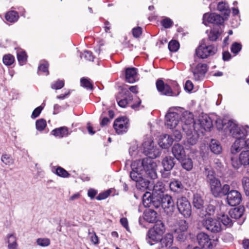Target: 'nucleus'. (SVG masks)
I'll list each match as a JSON object with an SVG mask.
<instances>
[{
  "label": "nucleus",
  "instance_id": "25",
  "mask_svg": "<svg viewBox=\"0 0 249 249\" xmlns=\"http://www.w3.org/2000/svg\"><path fill=\"white\" fill-rule=\"evenodd\" d=\"M159 232L155 230L150 229L149 230L147 233L146 240L147 242L150 245H154L155 243H152V241L157 243L162 237L161 234H159Z\"/></svg>",
  "mask_w": 249,
  "mask_h": 249
},
{
  "label": "nucleus",
  "instance_id": "52",
  "mask_svg": "<svg viewBox=\"0 0 249 249\" xmlns=\"http://www.w3.org/2000/svg\"><path fill=\"white\" fill-rule=\"evenodd\" d=\"M46 125V122L44 119H38L36 123V129L39 131L43 130Z\"/></svg>",
  "mask_w": 249,
  "mask_h": 249
},
{
  "label": "nucleus",
  "instance_id": "42",
  "mask_svg": "<svg viewBox=\"0 0 249 249\" xmlns=\"http://www.w3.org/2000/svg\"><path fill=\"white\" fill-rule=\"evenodd\" d=\"M203 174L206 177L207 181L215 177L214 172L209 165H205L204 166Z\"/></svg>",
  "mask_w": 249,
  "mask_h": 249
},
{
  "label": "nucleus",
  "instance_id": "8",
  "mask_svg": "<svg viewBox=\"0 0 249 249\" xmlns=\"http://www.w3.org/2000/svg\"><path fill=\"white\" fill-rule=\"evenodd\" d=\"M177 208L179 213L185 218L189 217L192 213L191 205L185 197L181 196L177 199Z\"/></svg>",
  "mask_w": 249,
  "mask_h": 249
},
{
  "label": "nucleus",
  "instance_id": "15",
  "mask_svg": "<svg viewBox=\"0 0 249 249\" xmlns=\"http://www.w3.org/2000/svg\"><path fill=\"white\" fill-rule=\"evenodd\" d=\"M203 23L207 25L208 23H211L215 25H221L224 23V18L220 15L212 13H205L203 17Z\"/></svg>",
  "mask_w": 249,
  "mask_h": 249
},
{
  "label": "nucleus",
  "instance_id": "63",
  "mask_svg": "<svg viewBox=\"0 0 249 249\" xmlns=\"http://www.w3.org/2000/svg\"><path fill=\"white\" fill-rule=\"evenodd\" d=\"M43 109V107L41 106H39L36 108L32 112L31 118L32 119H35L37 117L41 112V111Z\"/></svg>",
  "mask_w": 249,
  "mask_h": 249
},
{
  "label": "nucleus",
  "instance_id": "36",
  "mask_svg": "<svg viewBox=\"0 0 249 249\" xmlns=\"http://www.w3.org/2000/svg\"><path fill=\"white\" fill-rule=\"evenodd\" d=\"M5 18L7 21L11 23H14L18 21L19 16L17 12L15 11H10L6 13Z\"/></svg>",
  "mask_w": 249,
  "mask_h": 249
},
{
  "label": "nucleus",
  "instance_id": "22",
  "mask_svg": "<svg viewBox=\"0 0 249 249\" xmlns=\"http://www.w3.org/2000/svg\"><path fill=\"white\" fill-rule=\"evenodd\" d=\"M125 94L126 95V96L123 97V98H121L122 97V93L120 92L118 94H117L116 96V101L118 103V105L121 107H125L128 104H129L130 102H131L132 99V95L127 90L125 91Z\"/></svg>",
  "mask_w": 249,
  "mask_h": 249
},
{
  "label": "nucleus",
  "instance_id": "6",
  "mask_svg": "<svg viewBox=\"0 0 249 249\" xmlns=\"http://www.w3.org/2000/svg\"><path fill=\"white\" fill-rule=\"evenodd\" d=\"M188 228V223L185 220H177L172 231L174 236L178 240L183 241L186 238V232Z\"/></svg>",
  "mask_w": 249,
  "mask_h": 249
},
{
  "label": "nucleus",
  "instance_id": "49",
  "mask_svg": "<svg viewBox=\"0 0 249 249\" xmlns=\"http://www.w3.org/2000/svg\"><path fill=\"white\" fill-rule=\"evenodd\" d=\"M221 35V32L218 29L213 28L211 30L208 34L209 39L211 41H215Z\"/></svg>",
  "mask_w": 249,
  "mask_h": 249
},
{
  "label": "nucleus",
  "instance_id": "46",
  "mask_svg": "<svg viewBox=\"0 0 249 249\" xmlns=\"http://www.w3.org/2000/svg\"><path fill=\"white\" fill-rule=\"evenodd\" d=\"M230 122H233L232 121L230 120L227 123H224L223 121L220 119L217 120L216 121V125L217 129L223 130L224 131L229 135V130L227 127V125Z\"/></svg>",
  "mask_w": 249,
  "mask_h": 249
},
{
  "label": "nucleus",
  "instance_id": "58",
  "mask_svg": "<svg viewBox=\"0 0 249 249\" xmlns=\"http://www.w3.org/2000/svg\"><path fill=\"white\" fill-rule=\"evenodd\" d=\"M161 24L165 28H170L173 25V21L168 18L163 19L161 21Z\"/></svg>",
  "mask_w": 249,
  "mask_h": 249
},
{
  "label": "nucleus",
  "instance_id": "64",
  "mask_svg": "<svg viewBox=\"0 0 249 249\" xmlns=\"http://www.w3.org/2000/svg\"><path fill=\"white\" fill-rule=\"evenodd\" d=\"M215 211V207L211 204H209L205 208V212L206 214L209 215H212L214 213Z\"/></svg>",
  "mask_w": 249,
  "mask_h": 249
},
{
  "label": "nucleus",
  "instance_id": "2",
  "mask_svg": "<svg viewBox=\"0 0 249 249\" xmlns=\"http://www.w3.org/2000/svg\"><path fill=\"white\" fill-rule=\"evenodd\" d=\"M150 196L151 193L148 192L144 193L142 196V203L145 207L159 208L161 206L168 214H171L174 212V202L170 196L164 194L158 197L146 200Z\"/></svg>",
  "mask_w": 249,
  "mask_h": 249
},
{
  "label": "nucleus",
  "instance_id": "14",
  "mask_svg": "<svg viewBox=\"0 0 249 249\" xmlns=\"http://www.w3.org/2000/svg\"><path fill=\"white\" fill-rule=\"evenodd\" d=\"M202 224L207 230L213 233H217L222 229L220 221L212 218L204 219Z\"/></svg>",
  "mask_w": 249,
  "mask_h": 249
},
{
  "label": "nucleus",
  "instance_id": "29",
  "mask_svg": "<svg viewBox=\"0 0 249 249\" xmlns=\"http://www.w3.org/2000/svg\"><path fill=\"white\" fill-rule=\"evenodd\" d=\"M51 134L55 137L63 138L68 136L70 133L67 127L63 126L53 129L52 131Z\"/></svg>",
  "mask_w": 249,
  "mask_h": 249
},
{
  "label": "nucleus",
  "instance_id": "32",
  "mask_svg": "<svg viewBox=\"0 0 249 249\" xmlns=\"http://www.w3.org/2000/svg\"><path fill=\"white\" fill-rule=\"evenodd\" d=\"M217 10L221 12L227 19L230 13V10L228 4L225 2H219L217 5Z\"/></svg>",
  "mask_w": 249,
  "mask_h": 249
},
{
  "label": "nucleus",
  "instance_id": "4",
  "mask_svg": "<svg viewBox=\"0 0 249 249\" xmlns=\"http://www.w3.org/2000/svg\"><path fill=\"white\" fill-rule=\"evenodd\" d=\"M207 182L210 186L212 194L215 197L225 196L230 189V186L228 184H224L221 186L220 181L215 177Z\"/></svg>",
  "mask_w": 249,
  "mask_h": 249
},
{
  "label": "nucleus",
  "instance_id": "62",
  "mask_svg": "<svg viewBox=\"0 0 249 249\" xmlns=\"http://www.w3.org/2000/svg\"><path fill=\"white\" fill-rule=\"evenodd\" d=\"M172 137H174V140L176 141H179L182 138V134L180 130L176 129L173 130Z\"/></svg>",
  "mask_w": 249,
  "mask_h": 249
},
{
  "label": "nucleus",
  "instance_id": "43",
  "mask_svg": "<svg viewBox=\"0 0 249 249\" xmlns=\"http://www.w3.org/2000/svg\"><path fill=\"white\" fill-rule=\"evenodd\" d=\"M80 85L87 89L92 90L93 89L92 82L88 77H82L80 79Z\"/></svg>",
  "mask_w": 249,
  "mask_h": 249
},
{
  "label": "nucleus",
  "instance_id": "37",
  "mask_svg": "<svg viewBox=\"0 0 249 249\" xmlns=\"http://www.w3.org/2000/svg\"><path fill=\"white\" fill-rule=\"evenodd\" d=\"M193 205L197 209H201L203 208L204 200L200 195L196 194L194 195Z\"/></svg>",
  "mask_w": 249,
  "mask_h": 249
},
{
  "label": "nucleus",
  "instance_id": "28",
  "mask_svg": "<svg viewBox=\"0 0 249 249\" xmlns=\"http://www.w3.org/2000/svg\"><path fill=\"white\" fill-rule=\"evenodd\" d=\"M157 213L155 211L149 209L144 211L143 213L144 219L149 223H154L157 220Z\"/></svg>",
  "mask_w": 249,
  "mask_h": 249
},
{
  "label": "nucleus",
  "instance_id": "17",
  "mask_svg": "<svg viewBox=\"0 0 249 249\" xmlns=\"http://www.w3.org/2000/svg\"><path fill=\"white\" fill-rule=\"evenodd\" d=\"M227 202L231 206H236L239 205L242 200V196L240 192L236 190H230L226 194Z\"/></svg>",
  "mask_w": 249,
  "mask_h": 249
},
{
  "label": "nucleus",
  "instance_id": "1",
  "mask_svg": "<svg viewBox=\"0 0 249 249\" xmlns=\"http://www.w3.org/2000/svg\"><path fill=\"white\" fill-rule=\"evenodd\" d=\"M227 127L229 130V135L236 139L231 148V153L236 154L240 151L249 149V139L245 140L248 134L249 126H239L234 122H230Z\"/></svg>",
  "mask_w": 249,
  "mask_h": 249
},
{
  "label": "nucleus",
  "instance_id": "10",
  "mask_svg": "<svg viewBox=\"0 0 249 249\" xmlns=\"http://www.w3.org/2000/svg\"><path fill=\"white\" fill-rule=\"evenodd\" d=\"M143 166V172H144L148 177L151 179H155L157 177L156 171L157 165L153 160L151 159L144 158L141 160Z\"/></svg>",
  "mask_w": 249,
  "mask_h": 249
},
{
  "label": "nucleus",
  "instance_id": "34",
  "mask_svg": "<svg viewBox=\"0 0 249 249\" xmlns=\"http://www.w3.org/2000/svg\"><path fill=\"white\" fill-rule=\"evenodd\" d=\"M52 171L59 177L63 178H69L70 174L63 168L58 166L57 167H53L52 168Z\"/></svg>",
  "mask_w": 249,
  "mask_h": 249
},
{
  "label": "nucleus",
  "instance_id": "57",
  "mask_svg": "<svg viewBox=\"0 0 249 249\" xmlns=\"http://www.w3.org/2000/svg\"><path fill=\"white\" fill-rule=\"evenodd\" d=\"M64 86V80H58L57 81L52 83L51 88L54 89H62Z\"/></svg>",
  "mask_w": 249,
  "mask_h": 249
},
{
  "label": "nucleus",
  "instance_id": "5",
  "mask_svg": "<svg viewBox=\"0 0 249 249\" xmlns=\"http://www.w3.org/2000/svg\"><path fill=\"white\" fill-rule=\"evenodd\" d=\"M181 127L183 131L186 134H191L192 132L197 128V123L195 121L194 115L190 112L186 111L180 117Z\"/></svg>",
  "mask_w": 249,
  "mask_h": 249
},
{
  "label": "nucleus",
  "instance_id": "3",
  "mask_svg": "<svg viewBox=\"0 0 249 249\" xmlns=\"http://www.w3.org/2000/svg\"><path fill=\"white\" fill-rule=\"evenodd\" d=\"M131 172L130 173L131 178L136 182H141L142 186L143 188H148L150 182L147 180L144 179L142 177L143 172V166L141 160L133 161L131 164Z\"/></svg>",
  "mask_w": 249,
  "mask_h": 249
},
{
  "label": "nucleus",
  "instance_id": "54",
  "mask_svg": "<svg viewBox=\"0 0 249 249\" xmlns=\"http://www.w3.org/2000/svg\"><path fill=\"white\" fill-rule=\"evenodd\" d=\"M50 243V240L47 238H39L36 240L37 244L41 247H47Z\"/></svg>",
  "mask_w": 249,
  "mask_h": 249
},
{
  "label": "nucleus",
  "instance_id": "31",
  "mask_svg": "<svg viewBox=\"0 0 249 249\" xmlns=\"http://www.w3.org/2000/svg\"><path fill=\"white\" fill-rule=\"evenodd\" d=\"M6 243L8 244V249H18V245L17 238L14 234H8L6 236Z\"/></svg>",
  "mask_w": 249,
  "mask_h": 249
},
{
  "label": "nucleus",
  "instance_id": "60",
  "mask_svg": "<svg viewBox=\"0 0 249 249\" xmlns=\"http://www.w3.org/2000/svg\"><path fill=\"white\" fill-rule=\"evenodd\" d=\"M89 235L90 239L91 242L94 245L99 243V239L95 232L92 231L90 232V230H89Z\"/></svg>",
  "mask_w": 249,
  "mask_h": 249
},
{
  "label": "nucleus",
  "instance_id": "24",
  "mask_svg": "<svg viewBox=\"0 0 249 249\" xmlns=\"http://www.w3.org/2000/svg\"><path fill=\"white\" fill-rule=\"evenodd\" d=\"M160 242L156 243L159 245V247H160L161 249H166L170 247L173 242V235L170 233H167L165 235L161 237Z\"/></svg>",
  "mask_w": 249,
  "mask_h": 249
},
{
  "label": "nucleus",
  "instance_id": "38",
  "mask_svg": "<svg viewBox=\"0 0 249 249\" xmlns=\"http://www.w3.org/2000/svg\"><path fill=\"white\" fill-rule=\"evenodd\" d=\"M239 160L244 166L249 164V149L243 150L239 155Z\"/></svg>",
  "mask_w": 249,
  "mask_h": 249
},
{
  "label": "nucleus",
  "instance_id": "53",
  "mask_svg": "<svg viewBox=\"0 0 249 249\" xmlns=\"http://www.w3.org/2000/svg\"><path fill=\"white\" fill-rule=\"evenodd\" d=\"M241 44L237 42L233 43L231 47V52L235 54L238 53L239 52L241 51Z\"/></svg>",
  "mask_w": 249,
  "mask_h": 249
},
{
  "label": "nucleus",
  "instance_id": "55",
  "mask_svg": "<svg viewBox=\"0 0 249 249\" xmlns=\"http://www.w3.org/2000/svg\"><path fill=\"white\" fill-rule=\"evenodd\" d=\"M242 184L246 195L249 196V178L243 177L242 178Z\"/></svg>",
  "mask_w": 249,
  "mask_h": 249
},
{
  "label": "nucleus",
  "instance_id": "12",
  "mask_svg": "<svg viewBox=\"0 0 249 249\" xmlns=\"http://www.w3.org/2000/svg\"><path fill=\"white\" fill-rule=\"evenodd\" d=\"M156 87L158 91L161 95L168 96H177L179 93V91L177 88V93L173 92L171 87L161 79H158L156 82Z\"/></svg>",
  "mask_w": 249,
  "mask_h": 249
},
{
  "label": "nucleus",
  "instance_id": "7",
  "mask_svg": "<svg viewBox=\"0 0 249 249\" xmlns=\"http://www.w3.org/2000/svg\"><path fill=\"white\" fill-rule=\"evenodd\" d=\"M217 51V47L214 45L202 43L196 49V54L198 58L204 59L213 55Z\"/></svg>",
  "mask_w": 249,
  "mask_h": 249
},
{
  "label": "nucleus",
  "instance_id": "26",
  "mask_svg": "<svg viewBox=\"0 0 249 249\" xmlns=\"http://www.w3.org/2000/svg\"><path fill=\"white\" fill-rule=\"evenodd\" d=\"M172 151L174 157L178 160H181L186 156L184 147L180 144H175L172 147Z\"/></svg>",
  "mask_w": 249,
  "mask_h": 249
},
{
  "label": "nucleus",
  "instance_id": "19",
  "mask_svg": "<svg viewBox=\"0 0 249 249\" xmlns=\"http://www.w3.org/2000/svg\"><path fill=\"white\" fill-rule=\"evenodd\" d=\"M198 245L204 249H212L213 244L209 236L204 232H200L197 235Z\"/></svg>",
  "mask_w": 249,
  "mask_h": 249
},
{
  "label": "nucleus",
  "instance_id": "35",
  "mask_svg": "<svg viewBox=\"0 0 249 249\" xmlns=\"http://www.w3.org/2000/svg\"><path fill=\"white\" fill-rule=\"evenodd\" d=\"M170 190L174 192H179L183 188V186L181 181L174 179L169 184Z\"/></svg>",
  "mask_w": 249,
  "mask_h": 249
},
{
  "label": "nucleus",
  "instance_id": "44",
  "mask_svg": "<svg viewBox=\"0 0 249 249\" xmlns=\"http://www.w3.org/2000/svg\"><path fill=\"white\" fill-rule=\"evenodd\" d=\"M1 161L5 165L10 166L14 163V160L9 154H2L0 159Z\"/></svg>",
  "mask_w": 249,
  "mask_h": 249
},
{
  "label": "nucleus",
  "instance_id": "33",
  "mask_svg": "<svg viewBox=\"0 0 249 249\" xmlns=\"http://www.w3.org/2000/svg\"><path fill=\"white\" fill-rule=\"evenodd\" d=\"M211 151L215 154H219L222 151V147L219 142L214 139L211 140L209 145Z\"/></svg>",
  "mask_w": 249,
  "mask_h": 249
},
{
  "label": "nucleus",
  "instance_id": "48",
  "mask_svg": "<svg viewBox=\"0 0 249 249\" xmlns=\"http://www.w3.org/2000/svg\"><path fill=\"white\" fill-rule=\"evenodd\" d=\"M197 130L195 129V130H194L192 132L191 134H186L187 136V142L191 145H194L197 141L198 135L197 134Z\"/></svg>",
  "mask_w": 249,
  "mask_h": 249
},
{
  "label": "nucleus",
  "instance_id": "47",
  "mask_svg": "<svg viewBox=\"0 0 249 249\" xmlns=\"http://www.w3.org/2000/svg\"><path fill=\"white\" fill-rule=\"evenodd\" d=\"M155 223V224L152 229L158 231L159 234L163 235L165 230L164 223L161 220H157Z\"/></svg>",
  "mask_w": 249,
  "mask_h": 249
},
{
  "label": "nucleus",
  "instance_id": "50",
  "mask_svg": "<svg viewBox=\"0 0 249 249\" xmlns=\"http://www.w3.org/2000/svg\"><path fill=\"white\" fill-rule=\"evenodd\" d=\"M14 61L15 58L12 54H5L3 57V63L6 66L11 65Z\"/></svg>",
  "mask_w": 249,
  "mask_h": 249
},
{
  "label": "nucleus",
  "instance_id": "11",
  "mask_svg": "<svg viewBox=\"0 0 249 249\" xmlns=\"http://www.w3.org/2000/svg\"><path fill=\"white\" fill-rule=\"evenodd\" d=\"M180 120V114L172 111L170 109L165 115V125L168 128L172 129L178 125Z\"/></svg>",
  "mask_w": 249,
  "mask_h": 249
},
{
  "label": "nucleus",
  "instance_id": "40",
  "mask_svg": "<svg viewBox=\"0 0 249 249\" xmlns=\"http://www.w3.org/2000/svg\"><path fill=\"white\" fill-rule=\"evenodd\" d=\"M178 160L180 161L182 168L187 171H190L193 168V161L190 158L184 157Z\"/></svg>",
  "mask_w": 249,
  "mask_h": 249
},
{
  "label": "nucleus",
  "instance_id": "51",
  "mask_svg": "<svg viewBox=\"0 0 249 249\" xmlns=\"http://www.w3.org/2000/svg\"><path fill=\"white\" fill-rule=\"evenodd\" d=\"M179 48V44L178 41L175 40L170 41L168 44V49L172 52H177Z\"/></svg>",
  "mask_w": 249,
  "mask_h": 249
},
{
  "label": "nucleus",
  "instance_id": "39",
  "mask_svg": "<svg viewBox=\"0 0 249 249\" xmlns=\"http://www.w3.org/2000/svg\"><path fill=\"white\" fill-rule=\"evenodd\" d=\"M48 68L49 63L47 61L45 60L40 61L38 67V74H39L40 72H43L46 75H49V72Z\"/></svg>",
  "mask_w": 249,
  "mask_h": 249
},
{
  "label": "nucleus",
  "instance_id": "30",
  "mask_svg": "<svg viewBox=\"0 0 249 249\" xmlns=\"http://www.w3.org/2000/svg\"><path fill=\"white\" fill-rule=\"evenodd\" d=\"M174 141L172 136L165 135L159 141V144L162 148H168L172 145Z\"/></svg>",
  "mask_w": 249,
  "mask_h": 249
},
{
  "label": "nucleus",
  "instance_id": "16",
  "mask_svg": "<svg viewBox=\"0 0 249 249\" xmlns=\"http://www.w3.org/2000/svg\"><path fill=\"white\" fill-rule=\"evenodd\" d=\"M208 70L206 64L198 63L194 68H192V71L196 81L202 80Z\"/></svg>",
  "mask_w": 249,
  "mask_h": 249
},
{
  "label": "nucleus",
  "instance_id": "61",
  "mask_svg": "<svg viewBox=\"0 0 249 249\" xmlns=\"http://www.w3.org/2000/svg\"><path fill=\"white\" fill-rule=\"evenodd\" d=\"M231 160L232 167L235 169H239L240 166L242 165L240 160H238L236 158L231 157Z\"/></svg>",
  "mask_w": 249,
  "mask_h": 249
},
{
  "label": "nucleus",
  "instance_id": "9",
  "mask_svg": "<svg viewBox=\"0 0 249 249\" xmlns=\"http://www.w3.org/2000/svg\"><path fill=\"white\" fill-rule=\"evenodd\" d=\"M142 146L143 147V153L148 157L146 158L153 160L160 155V149L154 145L153 141L144 142Z\"/></svg>",
  "mask_w": 249,
  "mask_h": 249
},
{
  "label": "nucleus",
  "instance_id": "41",
  "mask_svg": "<svg viewBox=\"0 0 249 249\" xmlns=\"http://www.w3.org/2000/svg\"><path fill=\"white\" fill-rule=\"evenodd\" d=\"M18 60L20 65H23L27 61V55L26 52L21 49H18L17 52Z\"/></svg>",
  "mask_w": 249,
  "mask_h": 249
},
{
  "label": "nucleus",
  "instance_id": "13",
  "mask_svg": "<svg viewBox=\"0 0 249 249\" xmlns=\"http://www.w3.org/2000/svg\"><path fill=\"white\" fill-rule=\"evenodd\" d=\"M129 120L126 117L117 118L113 124V127L118 134H123L127 132L129 127Z\"/></svg>",
  "mask_w": 249,
  "mask_h": 249
},
{
  "label": "nucleus",
  "instance_id": "45",
  "mask_svg": "<svg viewBox=\"0 0 249 249\" xmlns=\"http://www.w3.org/2000/svg\"><path fill=\"white\" fill-rule=\"evenodd\" d=\"M220 222H222V224L228 227H231L233 225L232 220L231 219L230 216L228 215L222 214L219 218Z\"/></svg>",
  "mask_w": 249,
  "mask_h": 249
},
{
  "label": "nucleus",
  "instance_id": "27",
  "mask_svg": "<svg viewBox=\"0 0 249 249\" xmlns=\"http://www.w3.org/2000/svg\"><path fill=\"white\" fill-rule=\"evenodd\" d=\"M175 159L171 156L165 157L162 161V165L164 170L166 171H170L175 164Z\"/></svg>",
  "mask_w": 249,
  "mask_h": 249
},
{
  "label": "nucleus",
  "instance_id": "21",
  "mask_svg": "<svg viewBox=\"0 0 249 249\" xmlns=\"http://www.w3.org/2000/svg\"><path fill=\"white\" fill-rule=\"evenodd\" d=\"M138 69L136 68H127L125 71V81L129 83H134L137 80Z\"/></svg>",
  "mask_w": 249,
  "mask_h": 249
},
{
  "label": "nucleus",
  "instance_id": "20",
  "mask_svg": "<svg viewBox=\"0 0 249 249\" xmlns=\"http://www.w3.org/2000/svg\"><path fill=\"white\" fill-rule=\"evenodd\" d=\"M165 191L164 185L161 181H158L153 186L152 193H151V196L146 200L152 199L153 198L158 197L164 194Z\"/></svg>",
  "mask_w": 249,
  "mask_h": 249
},
{
  "label": "nucleus",
  "instance_id": "56",
  "mask_svg": "<svg viewBox=\"0 0 249 249\" xmlns=\"http://www.w3.org/2000/svg\"><path fill=\"white\" fill-rule=\"evenodd\" d=\"M83 56L87 60H89L90 61H93L94 56L92 54V52L89 51H88V50L85 51L83 53H82L80 54L81 58H82Z\"/></svg>",
  "mask_w": 249,
  "mask_h": 249
},
{
  "label": "nucleus",
  "instance_id": "59",
  "mask_svg": "<svg viewBox=\"0 0 249 249\" xmlns=\"http://www.w3.org/2000/svg\"><path fill=\"white\" fill-rule=\"evenodd\" d=\"M111 191L108 189L104 192L100 193L96 197L98 200H102L107 198L110 194Z\"/></svg>",
  "mask_w": 249,
  "mask_h": 249
},
{
  "label": "nucleus",
  "instance_id": "23",
  "mask_svg": "<svg viewBox=\"0 0 249 249\" xmlns=\"http://www.w3.org/2000/svg\"><path fill=\"white\" fill-rule=\"evenodd\" d=\"M245 208L243 206L235 208L229 211V214L231 218L238 219H241L242 221L240 224L243 223L245 219V217L243 216Z\"/></svg>",
  "mask_w": 249,
  "mask_h": 249
},
{
  "label": "nucleus",
  "instance_id": "18",
  "mask_svg": "<svg viewBox=\"0 0 249 249\" xmlns=\"http://www.w3.org/2000/svg\"><path fill=\"white\" fill-rule=\"evenodd\" d=\"M196 123L197 131L199 129L197 126L205 131H210L213 126L212 119L206 114L200 116Z\"/></svg>",
  "mask_w": 249,
  "mask_h": 249
}]
</instances>
